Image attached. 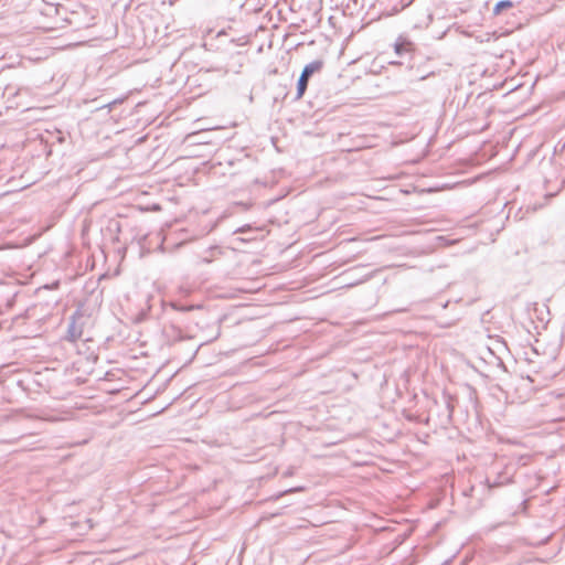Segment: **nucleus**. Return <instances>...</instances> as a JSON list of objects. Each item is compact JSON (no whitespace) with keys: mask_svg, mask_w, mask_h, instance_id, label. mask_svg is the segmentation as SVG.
I'll use <instances>...</instances> for the list:
<instances>
[{"mask_svg":"<svg viewBox=\"0 0 565 565\" xmlns=\"http://www.w3.org/2000/svg\"><path fill=\"white\" fill-rule=\"evenodd\" d=\"M323 66L322 61H312L309 64H307L298 79L297 83V98H301L308 87V82L310 77L316 73L319 72Z\"/></svg>","mask_w":565,"mask_h":565,"instance_id":"nucleus-1","label":"nucleus"},{"mask_svg":"<svg viewBox=\"0 0 565 565\" xmlns=\"http://www.w3.org/2000/svg\"><path fill=\"white\" fill-rule=\"evenodd\" d=\"M83 334V328L75 320V316L72 317L67 328V340L71 342L77 341Z\"/></svg>","mask_w":565,"mask_h":565,"instance_id":"nucleus-2","label":"nucleus"},{"mask_svg":"<svg viewBox=\"0 0 565 565\" xmlns=\"http://www.w3.org/2000/svg\"><path fill=\"white\" fill-rule=\"evenodd\" d=\"M412 49H413V44L405 39H398V41L395 43V53L399 56H402L405 53L411 52Z\"/></svg>","mask_w":565,"mask_h":565,"instance_id":"nucleus-3","label":"nucleus"},{"mask_svg":"<svg viewBox=\"0 0 565 565\" xmlns=\"http://www.w3.org/2000/svg\"><path fill=\"white\" fill-rule=\"evenodd\" d=\"M514 3L510 0H501L499 2H497V4L494 6L493 8V14L494 15H499L501 14L504 10H508L510 8H513Z\"/></svg>","mask_w":565,"mask_h":565,"instance_id":"nucleus-4","label":"nucleus"},{"mask_svg":"<svg viewBox=\"0 0 565 565\" xmlns=\"http://www.w3.org/2000/svg\"><path fill=\"white\" fill-rule=\"evenodd\" d=\"M172 308L174 310H178V311H182V312H185V311H190V310H193V309H199L201 308L200 305H191V306H183V305H180V303H177V302H173L172 303Z\"/></svg>","mask_w":565,"mask_h":565,"instance_id":"nucleus-5","label":"nucleus"},{"mask_svg":"<svg viewBox=\"0 0 565 565\" xmlns=\"http://www.w3.org/2000/svg\"><path fill=\"white\" fill-rule=\"evenodd\" d=\"M247 230H250L249 225H246V226H243V227L236 230V233H245Z\"/></svg>","mask_w":565,"mask_h":565,"instance_id":"nucleus-6","label":"nucleus"}]
</instances>
